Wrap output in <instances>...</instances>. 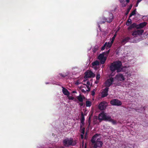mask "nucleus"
Listing matches in <instances>:
<instances>
[{
  "label": "nucleus",
  "mask_w": 148,
  "mask_h": 148,
  "mask_svg": "<svg viewBox=\"0 0 148 148\" xmlns=\"http://www.w3.org/2000/svg\"><path fill=\"white\" fill-rule=\"evenodd\" d=\"M122 64L121 61H118L113 62L111 64L110 66V69L111 72V75L114 76L115 74V71L117 73L123 71L124 67H122Z\"/></svg>",
  "instance_id": "obj_1"
},
{
  "label": "nucleus",
  "mask_w": 148,
  "mask_h": 148,
  "mask_svg": "<svg viewBox=\"0 0 148 148\" xmlns=\"http://www.w3.org/2000/svg\"><path fill=\"white\" fill-rule=\"evenodd\" d=\"M116 36V34H115L114 36L112 37L111 40L110 42H106L103 46L102 47V50H104L105 48L108 49V51L106 52H104L102 53V64H104L106 59L107 57L108 56V54L110 51V48L112 46V43L115 39Z\"/></svg>",
  "instance_id": "obj_2"
},
{
  "label": "nucleus",
  "mask_w": 148,
  "mask_h": 148,
  "mask_svg": "<svg viewBox=\"0 0 148 148\" xmlns=\"http://www.w3.org/2000/svg\"><path fill=\"white\" fill-rule=\"evenodd\" d=\"M91 141L93 145V148H97L102 146V138L100 134H96L92 137Z\"/></svg>",
  "instance_id": "obj_3"
},
{
  "label": "nucleus",
  "mask_w": 148,
  "mask_h": 148,
  "mask_svg": "<svg viewBox=\"0 0 148 148\" xmlns=\"http://www.w3.org/2000/svg\"><path fill=\"white\" fill-rule=\"evenodd\" d=\"M114 79L113 77L108 79L105 83L106 86L102 91V98L105 97L108 95L109 87L114 82Z\"/></svg>",
  "instance_id": "obj_4"
},
{
  "label": "nucleus",
  "mask_w": 148,
  "mask_h": 148,
  "mask_svg": "<svg viewBox=\"0 0 148 148\" xmlns=\"http://www.w3.org/2000/svg\"><path fill=\"white\" fill-rule=\"evenodd\" d=\"M62 143L64 146L68 147L70 146H74L75 145L77 144V141L76 140H74L72 138H66L63 140Z\"/></svg>",
  "instance_id": "obj_5"
},
{
  "label": "nucleus",
  "mask_w": 148,
  "mask_h": 148,
  "mask_svg": "<svg viewBox=\"0 0 148 148\" xmlns=\"http://www.w3.org/2000/svg\"><path fill=\"white\" fill-rule=\"evenodd\" d=\"M108 16L106 17H102V23L107 22L110 23L112 22L114 19V16L113 14L110 12H108Z\"/></svg>",
  "instance_id": "obj_6"
},
{
  "label": "nucleus",
  "mask_w": 148,
  "mask_h": 148,
  "mask_svg": "<svg viewBox=\"0 0 148 148\" xmlns=\"http://www.w3.org/2000/svg\"><path fill=\"white\" fill-rule=\"evenodd\" d=\"M85 79L84 80V82L85 81V79L86 78L94 77L95 76V74H94L92 71L90 70H88L86 72H85Z\"/></svg>",
  "instance_id": "obj_7"
},
{
  "label": "nucleus",
  "mask_w": 148,
  "mask_h": 148,
  "mask_svg": "<svg viewBox=\"0 0 148 148\" xmlns=\"http://www.w3.org/2000/svg\"><path fill=\"white\" fill-rule=\"evenodd\" d=\"M110 104L114 106H120L122 104L121 101L116 99H113L110 101Z\"/></svg>",
  "instance_id": "obj_8"
},
{
  "label": "nucleus",
  "mask_w": 148,
  "mask_h": 148,
  "mask_svg": "<svg viewBox=\"0 0 148 148\" xmlns=\"http://www.w3.org/2000/svg\"><path fill=\"white\" fill-rule=\"evenodd\" d=\"M111 117L109 113L102 111V120L109 121L111 120Z\"/></svg>",
  "instance_id": "obj_9"
},
{
  "label": "nucleus",
  "mask_w": 148,
  "mask_h": 148,
  "mask_svg": "<svg viewBox=\"0 0 148 148\" xmlns=\"http://www.w3.org/2000/svg\"><path fill=\"white\" fill-rule=\"evenodd\" d=\"M144 32L143 29L138 30L134 31L132 34V35L135 37H136L138 36H140Z\"/></svg>",
  "instance_id": "obj_10"
},
{
  "label": "nucleus",
  "mask_w": 148,
  "mask_h": 148,
  "mask_svg": "<svg viewBox=\"0 0 148 148\" xmlns=\"http://www.w3.org/2000/svg\"><path fill=\"white\" fill-rule=\"evenodd\" d=\"M115 78L119 81H123L125 80V78L123 74L119 73L115 76Z\"/></svg>",
  "instance_id": "obj_11"
},
{
  "label": "nucleus",
  "mask_w": 148,
  "mask_h": 148,
  "mask_svg": "<svg viewBox=\"0 0 148 148\" xmlns=\"http://www.w3.org/2000/svg\"><path fill=\"white\" fill-rule=\"evenodd\" d=\"M147 24L146 22L142 23L138 25H136V27L137 29H141L145 26Z\"/></svg>",
  "instance_id": "obj_12"
},
{
  "label": "nucleus",
  "mask_w": 148,
  "mask_h": 148,
  "mask_svg": "<svg viewBox=\"0 0 148 148\" xmlns=\"http://www.w3.org/2000/svg\"><path fill=\"white\" fill-rule=\"evenodd\" d=\"M77 98L79 102H83V100L85 99V97L84 95H80L79 96L77 97Z\"/></svg>",
  "instance_id": "obj_13"
},
{
  "label": "nucleus",
  "mask_w": 148,
  "mask_h": 148,
  "mask_svg": "<svg viewBox=\"0 0 148 148\" xmlns=\"http://www.w3.org/2000/svg\"><path fill=\"white\" fill-rule=\"evenodd\" d=\"M62 88H63L62 92L65 95H67V96H69L70 93L68 90L63 87H62Z\"/></svg>",
  "instance_id": "obj_14"
},
{
  "label": "nucleus",
  "mask_w": 148,
  "mask_h": 148,
  "mask_svg": "<svg viewBox=\"0 0 148 148\" xmlns=\"http://www.w3.org/2000/svg\"><path fill=\"white\" fill-rule=\"evenodd\" d=\"M108 103L106 101H102V110H105L108 106Z\"/></svg>",
  "instance_id": "obj_15"
},
{
  "label": "nucleus",
  "mask_w": 148,
  "mask_h": 148,
  "mask_svg": "<svg viewBox=\"0 0 148 148\" xmlns=\"http://www.w3.org/2000/svg\"><path fill=\"white\" fill-rule=\"evenodd\" d=\"M130 39V38L129 37H126L122 40L121 42L122 43L125 44Z\"/></svg>",
  "instance_id": "obj_16"
},
{
  "label": "nucleus",
  "mask_w": 148,
  "mask_h": 148,
  "mask_svg": "<svg viewBox=\"0 0 148 148\" xmlns=\"http://www.w3.org/2000/svg\"><path fill=\"white\" fill-rule=\"evenodd\" d=\"M82 125L81 124L80 126V132L82 134H84L85 133V128L84 127H82Z\"/></svg>",
  "instance_id": "obj_17"
},
{
  "label": "nucleus",
  "mask_w": 148,
  "mask_h": 148,
  "mask_svg": "<svg viewBox=\"0 0 148 148\" xmlns=\"http://www.w3.org/2000/svg\"><path fill=\"white\" fill-rule=\"evenodd\" d=\"M92 66H99V62L98 60H96L92 63Z\"/></svg>",
  "instance_id": "obj_18"
},
{
  "label": "nucleus",
  "mask_w": 148,
  "mask_h": 148,
  "mask_svg": "<svg viewBox=\"0 0 148 148\" xmlns=\"http://www.w3.org/2000/svg\"><path fill=\"white\" fill-rule=\"evenodd\" d=\"M92 105V103L89 101H86V107H90Z\"/></svg>",
  "instance_id": "obj_19"
},
{
  "label": "nucleus",
  "mask_w": 148,
  "mask_h": 148,
  "mask_svg": "<svg viewBox=\"0 0 148 148\" xmlns=\"http://www.w3.org/2000/svg\"><path fill=\"white\" fill-rule=\"evenodd\" d=\"M81 121H84L85 120L84 116L82 112L81 113Z\"/></svg>",
  "instance_id": "obj_20"
},
{
  "label": "nucleus",
  "mask_w": 148,
  "mask_h": 148,
  "mask_svg": "<svg viewBox=\"0 0 148 148\" xmlns=\"http://www.w3.org/2000/svg\"><path fill=\"white\" fill-rule=\"evenodd\" d=\"M132 84V83L131 82H126L125 85L127 87H130Z\"/></svg>",
  "instance_id": "obj_21"
},
{
  "label": "nucleus",
  "mask_w": 148,
  "mask_h": 148,
  "mask_svg": "<svg viewBox=\"0 0 148 148\" xmlns=\"http://www.w3.org/2000/svg\"><path fill=\"white\" fill-rule=\"evenodd\" d=\"M98 119L99 121L100 122L102 121V112H100L99 115Z\"/></svg>",
  "instance_id": "obj_22"
},
{
  "label": "nucleus",
  "mask_w": 148,
  "mask_h": 148,
  "mask_svg": "<svg viewBox=\"0 0 148 148\" xmlns=\"http://www.w3.org/2000/svg\"><path fill=\"white\" fill-rule=\"evenodd\" d=\"M136 9L134 10L130 14V15L129 16V17L130 18L131 16H132L133 15H134L136 14Z\"/></svg>",
  "instance_id": "obj_23"
},
{
  "label": "nucleus",
  "mask_w": 148,
  "mask_h": 148,
  "mask_svg": "<svg viewBox=\"0 0 148 148\" xmlns=\"http://www.w3.org/2000/svg\"><path fill=\"white\" fill-rule=\"evenodd\" d=\"M109 122H111L113 125H116L117 124L116 121L114 120L112 118L111 119V120Z\"/></svg>",
  "instance_id": "obj_24"
},
{
  "label": "nucleus",
  "mask_w": 148,
  "mask_h": 148,
  "mask_svg": "<svg viewBox=\"0 0 148 148\" xmlns=\"http://www.w3.org/2000/svg\"><path fill=\"white\" fill-rule=\"evenodd\" d=\"M98 59L100 60V63L102 64V53L99 54L98 57Z\"/></svg>",
  "instance_id": "obj_25"
},
{
  "label": "nucleus",
  "mask_w": 148,
  "mask_h": 148,
  "mask_svg": "<svg viewBox=\"0 0 148 148\" xmlns=\"http://www.w3.org/2000/svg\"><path fill=\"white\" fill-rule=\"evenodd\" d=\"M90 122H91V117L90 116H89L88 118V127H89L90 126Z\"/></svg>",
  "instance_id": "obj_26"
},
{
  "label": "nucleus",
  "mask_w": 148,
  "mask_h": 148,
  "mask_svg": "<svg viewBox=\"0 0 148 148\" xmlns=\"http://www.w3.org/2000/svg\"><path fill=\"white\" fill-rule=\"evenodd\" d=\"M98 108L99 110H102V102H101L100 103L98 106Z\"/></svg>",
  "instance_id": "obj_27"
},
{
  "label": "nucleus",
  "mask_w": 148,
  "mask_h": 148,
  "mask_svg": "<svg viewBox=\"0 0 148 148\" xmlns=\"http://www.w3.org/2000/svg\"><path fill=\"white\" fill-rule=\"evenodd\" d=\"M129 20H130V21H129V20H128L127 22L126 25H129L131 23V19H130Z\"/></svg>",
  "instance_id": "obj_28"
},
{
  "label": "nucleus",
  "mask_w": 148,
  "mask_h": 148,
  "mask_svg": "<svg viewBox=\"0 0 148 148\" xmlns=\"http://www.w3.org/2000/svg\"><path fill=\"white\" fill-rule=\"evenodd\" d=\"M84 85L86 86L88 89V90H86V91H88V92L90 91V88L89 87V86H88V85H86L85 84H84Z\"/></svg>",
  "instance_id": "obj_29"
},
{
  "label": "nucleus",
  "mask_w": 148,
  "mask_h": 148,
  "mask_svg": "<svg viewBox=\"0 0 148 148\" xmlns=\"http://www.w3.org/2000/svg\"><path fill=\"white\" fill-rule=\"evenodd\" d=\"M132 5H131L130 6L129 8H128L127 10V13H126V14H127L128 12H129L130 10L131 9V8H132Z\"/></svg>",
  "instance_id": "obj_30"
},
{
  "label": "nucleus",
  "mask_w": 148,
  "mask_h": 148,
  "mask_svg": "<svg viewBox=\"0 0 148 148\" xmlns=\"http://www.w3.org/2000/svg\"><path fill=\"white\" fill-rule=\"evenodd\" d=\"M97 49V47H95L94 49H93V51L94 53L96 51Z\"/></svg>",
  "instance_id": "obj_31"
},
{
  "label": "nucleus",
  "mask_w": 148,
  "mask_h": 148,
  "mask_svg": "<svg viewBox=\"0 0 148 148\" xmlns=\"http://www.w3.org/2000/svg\"><path fill=\"white\" fill-rule=\"evenodd\" d=\"M100 77V75L98 74H97V75H96V77L97 80L99 79Z\"/></svg>",
  "instance_id": "obj_32"
},
{
  "label": "nucleus",
  "mask_w": 148,
  "mask_h": 148,
  "mask_svg": "<svg viewBox=\"0 0 148 148\" xmlns=\"http://www.w3.org/2000/svg\"><path fill=\"white\" fill-rule=\"evenodd\" d=\"M60 75L62 77H65L66 76V74H63L62 73H60Z\"/></svg>",
  "instance_id": "obj_33"
},
{
  "label": "nucleus",
  "mask_w": 148,
  "mask_h": 148,
  "mask_svg": "<svg viewBox=\"0 0 148 148\" xmlns=\"http://www.w3.org/2000/svg\"><path fill=\"white\" fill-rule=\"evenodd\" d=\"M69 100H73L74 99V97L72 96H69Z\"/></svg>",
  "instance_id": "obj_34"
},
{
  "label": "nucleus",
  "mask_w": 148,
  "mask_h": 148,
  "mask_svg": "<svg viewBox=\"0 0 148 148\" xmlns=\"http://www.w3.org/2000/svg\"><path fill=\"white\" fill-rule=\"evenodd\" d=\"M88 138V136L87 135V133H86L85 135L84 138L85 139H87Z\"/></svg>",
  "instance_id": "obj_35"
},
{
  "label": "nucleus",
  "mask_w": 148,
  "mask_h": 148,
  "mask_svg": "<svg viewBox=\"0 0 148 148\" xmlns=\"http://www.w3.org/2000/svg\"><path fill=\"white\" fill-rule=\"evenodd\" d=\"M95 92L94 91H91V95L92 96H94L95 95Z\"/></svg>",
  "instance_id": "obj_36"
},
{
  "label": "nucleus",
  "mask_w": 148,
  "mask_h": 148,
  "mask_svg": "<svg viewBox=\"0 0 148 148\" xmlns=\"http://www.w3.org/2000/svg\"><path fill=\"white\" fill-rule=\"evenodd\" d=\"M81 91L82 92H83V93H86V90H85L84 89H81Z\"/></svg>",
  "instance_id": "obj_37"
},
{
  "label": "nucleus",
  "mask_w": 148,
  "mask_h": 148,
  "mask_svg": "<svg viewBox=\"0 0 148 148\" xmlns=\"http://www.w3.org/2000/svg\"><path fill=\"white\" fill-rule=\"evenodd\" d=\"M83 104H84V103H83V102H80V103H79V105L80 106H83Z\"/></svg>",
  "instance_id": "obj_38"
},
{
  "label": "nucleus",
  "mask_w": 148,
  "mask_h": 148,
  "mask_svg": "<svg viewBox=\"0 0 148 148\" xmlns=\"http://www.w3.org/2000/svg\"><path fill=\"white\" fill-rule=\"evenodd\" d=\"M145 107H141L140 108V110H145Z\"/></svg>",
  "instance_id": "obj_39"
},
{
  "label": "nucleus",
  "mask_w": 148,
  "mask_h": 148,
  "mask_svg": "<svg viewBox=\"0 0 148 148\" xmlns=\"http://www.w3.org/2000/svg\"><path fill=\"white\" fill-rule=\"evenodd\" d=\"M84 134H81L80 135L81 138L82 139H83L84 138Z\"/></svg>",
  "instance_id": "obj_40"
},
{
  "label": "nucleus",
  "mask_w": 148,
  "mask_h": 148,
  "mask_svg": "<svg viewBox=\"0 0 148 148\" xmlns=\"http://www.w3.org/2000/svg\"><path fill=\"white\" fill-rule=\"evenodd\" d=\"M81 125H84V121H81Z\"/></svg>",
  "instance_id": "obj_41"
},
{
  "label": "nucleus",
  "mask_w": 148,
  "mask_h": 148,
  "mask_svg": "<svg viewBox=\"0 0 148 148\" xmlns=\"http://www.w3.org/2000/svg\"><path fill=\"white\" fill-rule=\"evenodd\" d=\"M126 5V4L123 3L122 4V6L123 7H125Z\"/></svg>",
  "instance_id": "obj_42"
},
{
  "label": "nucleus",
  "mask_w": 148,
  "mask_h": 148,
  "mask_svg": "<svg viewBox=\"0 0 148 148\" xmlns=\"http://www.w3.org/2000/svg\"><path fill=\"white\" fill-rule=\"evenodd\" d=\"M98 27H99V30L101 31V27L100 26V25H99V24H98Z\"/></svg>",
  "instance_id": "obj_43"
},
{
  "label": "nucleus",
  "mask_w": 148,
  "mask_h": 148,
  "mask_svg": "<svg viewBox=\"0 0 148 148\" xmlns=\"http://www.w3.org/2000/svg\"><path fill=\"white\" fill-rule=\"evenodd\" d=\"M87 84L88 85V86H89L90 85V83L88 81L87 82Z\"/></svg>",
  "instance_id": "obj_44"
},
{
  "label": "nucleus",
  "mask_w": 148,
  "mask_h": 148,
  "mask_svg": "<svg viewBox=\"0 0 148 148\" xmlns=\"http://www.w3.org/2000/svg\"><path fill=\"white\" fill-rule=\"evenodd\" d=\"M72 93H77V92L75 90H74L72 92Z\"/></svg>",
  "instance_id": "obj_45"
},
{
  "label": "nucleus",
  "mask_w": 148,
  "mask_h": 148,
  "mask_svg": "<svg viewBox=\"0 0 148 148\" xmlns=\"http://www.w3.org/2000/svg\"><path fill=\"white\" fill-rule=\"evenodd\" d=\"M141 1V0H138L137 1V4H138V3L140 2Z\"/></svg>",
  "instance_id": "obj_46"
},
{
  "label": "nucleus",
  "mask_w": 148,
  "mask_h": 148,
  "mask_svg": "<svg viewBox=\"0 0 148 148\" xmlns=\"http://www.w3.org/2000/svg\"><path fill=\"white\" fill-rule=\"evenodd\" d=\"M119 0L121 3H122L123 2V1H124V0Z\"/></svg>",
  "instance_id": "obj_47"
},
{
  "label": "nucleus",
  "mask_w": 148,
  "mask_h": 148,
  "mask_svg": "<svg viewBox=\"0 0 148 148\" xmlns=\"http://www.w3.org/2000/svg\"><path fill=\"white\" fill-rule=\"evenodd\" d=\"M130 1V0H126V1L127 2V3H128Z\"/></svg>",
  "instance_id": "obj_48"
},
{
  "label": "nucleus",
  "mask_w": 148,
  "mask_h": 148,
  "mask_svg": "<svg viewBox=\"0 0 148 148\" xmlns=\"http://www.w3.org/2000/svg\"><path fill=\"white\" fill-rule=\"evenodd\" d=\"M135 110H136V111H137V112H140L139 111H138V110H139L138 109H135Z\"/></svg>",
  "instance_id": "obj_49"
},
{
  "label": "nucleus",
  "mask_w": 148,
  "mask_h": 148,
  "mask_svg": "<svg viewBox=\"0 0 148 148\" xmlns=\"http://www.w3.org/2000/svg\"><path fill=\"white\" fill-rule=\"evenodd\" d=\"M73 100L75 101H77L76 99L75 98H74V99Z\"/></svg>",
  "instance_id": "obj_50"
},
{
  "label": "nucleus",
  "mask_w": 148,
  "mask_h": 148,
  "mask_svg": "<svg viewBox=\"0 0 148 148\" xmlns=\"http://www.w3.org/2000/svg\"><path fill=\"white\" fill-rule=\"evenodd\" d=\"M95 83L97 84L98 83V82L97 81L95 82Z\"/></svg>",
  "instance_id": "obj_51"
},
{
  "label": "nucleus",
  "mask_w": 148,
  "mask_h": 148,
  "mask_svg": "<svg viewBox=\"0 0 148 148\" xmlns=\"http://www.w3.org/2000/svg\"><path fill=\"white\" fill-rule=\"evenodd\" d=\"M145 16H143L142 18H143V19H144V17H145Z\"/></svg>",
  "instance_id": "obj_52"
},
{
  "label": "nucleus",
  "mask_w": 148,
  "mask_h": 148,
  "mask_svg": "<svg viewBox=\"0 0 148 148\" xmlns=\"http://www.w3.org/2000/svg\"><path fill=\"white\" fill-rule=\"evenodd\" d=\"M138 4L137 3V4L136 5V7H137L138 6Z\"/></svg>",
  "instance_id": "obj_53"
},
{
  "label": "nucleus",
  "mask_w": 148,
  "mask_h": 148,
  "mask_svg": "<svg viewBox=\"0 0 148 148\" xmlns=\"http://www.w3.org/2000/svg\"><path fill=\"white\" fill-rule=\"evenodd\" d=\"M100 49H101V50H102V47H101L100 48Z\"/></svg>",
  "instance_id": "obj_54"
},
{
  "label": "nucleus",
  "mask_w": 148,
  "mask_h": 148,
  "mask_svg": "<svg viewBox=\"0 0 148 148\" xmlns=\"http://www.w3.org/2000/svg\"><path fill=\"white\" fill-rule=\"evenodd\" d=\"M133 42L136 43V42Z\"/></svg>",
  "instance_id": "obj_55"
}]
</instances>
